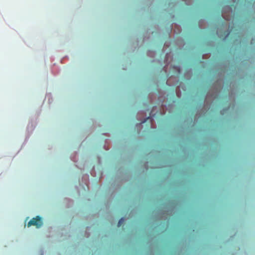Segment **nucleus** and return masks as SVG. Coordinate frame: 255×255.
I'll return each mask as SVG.
<instances>
[{"mask_svg": "<svg viewBox=\"0 0 255 255\" xmlns=\"http://www.w3.org/2000/svg\"><path fill=\"white\" fill-rule=\"evenodd\" d=\"M42 225L41 218L39 216H36L35 218H32L27 224V226H35L37 228H40Z\"/></svg>", "mask_w": 255, "mask_h": 255, "instance_id": "obj_1", "label": "nucleus"}, {"mask_svg": "<svg viewBox=\"0 0 255 255\" xmlns=\"http://www.w3.org/2000/svg\"><path fill=\"white\" fill-rule=\"evenodd\" d=\"M125 219L122 218L118 222V226L120 227L123 224H124Z\"/></svg>", "mask_w": 255, "mask_h": 255, "instance_id": "obj_2", "label": "nucleus"}, {"mask_svg": "<svg viewBox=\"0 0 255 255\" xmlns=\"http://www.w3.org/2000/svg\"><path fill=\"white\" fill-rule=\"evenodd\" d=\"M146 120H149L150 121H152V119L150 117H148L146 120H145L144 121H143L141 123H143L146 122Z\"/></svg>", "mask_w": 255, "mask_h": 255, "instance_id": "obj_3", "label": "nucleus"}, {"mask_svg": "<svg viewBox=\"0 0 255 255\" xmlns=\"http://www.w3.org/2000/svg\"><path fill=\"white\" fill-rule=\"evenodd\" d=\"M229 34V32L227 31V35H228Z\"/></svg>", "mask_w": 255, "mask_h": 255, "instance_id": "obj_4", "label": "nucleus"}]
</instances>
